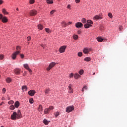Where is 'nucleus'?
<instances>
[{"label": "nucleus", "instance_id": "22", "mask_svg": "<svg viewBox=\"0 0 127 127\" xmlns=\"http://www.w3.org/2000/svg\"><path fill=\"white\" fill-rule=\"evenodd\" d=\"M22 90L23 92H24V91H27V86L26 85L22 86Z\"/></svg>", "mask_w": 127, "mask_h": 127}, {"label": "nucleus", "instance_id": "18", "mask_svg": "<svg viewBox=\"0 0 127 127\" xmlns=\"http://www.w3.org/2000/svg\"><path fill=\"white\" fill-rule=\"evenodd\" d=\"M19 101H16L14 103V107L16 108H18L19 107Z\"/></svg>", "mask_w": 127, "mask_h": 127}, {"label": "nucleus", "instance_id": "1", "mask_svg": "<svg viewBox=\"0 0 127 127\" xmlns=\"http://www.w3.org/2000/svg\"><path fill=\"white\" fill-rule=\"evenodd\" d=\"M21 118V112H20V110H18L17 112H14L13 113L12 115H11V120H19Z\"/></svg>", "mask_w": 127, "mask_h": 127}, {"label": "nucleus", "instance_id": "19", "mask_svg": "<svg viewBox=\"0 0 127 127\" xmlns=\"http://www.w3.org/2000/svg\"><path fill=\"white\" fill-rule=\"evenodd\" d=\"M2 12L3 13V14H4V15L8 14V12L6 11V9H5V8L2 9Z\"/></svg>", "mask_w": 127, "mask_h": 127}, {"label": "nucleus", "instance_id": "52", "mask_svg": "<svg viewBox=\"0 0 127 127\" xmlns=\"http://www.w3.org/2000/svg\"><path fill=\"white\" fill-rule=\"evenodd\" d=\"M41 46L43 48H44L46 46V45H44L43 44H41Z\"/></svg>", "mask_w": 127, "mask_h": 127}, {"label": "nucleus", "instance_id": "56", "mask_svg": "<svg viewBox=\"0 0 127 127\" xmlns=\"http://www.w3.org/2000/svg\"><path fill=\"white\" fill-rule=\"evenodd\" d=\"M3 104H4V102H2L0 104V106H2V105H3Z\"/></svg>", "mask_w": 127, "mask_h": 127}, {"label": "nucleus", "instance_id": "25", "mask_svg": "<svg viewBox=\"0 0 127 127\" xmlns=\"http://www.w3.org/2000/svg\"><path fill=\"white\" fill-rule=\"evenodd\" d=\"M38 29H40V30H42V29H43V26H42V25L40 24L38 25Z\"/></svg>", "mask_w": 127, "mask_h": 127}, {"label": "nucleus", "instance_id": "37", "mask_svg": "<svg viewBox=\"0 0 127 127\" xmlns=\"http://www.w3.org/2000/svg\"><path fill=\"white\" fill-rule=\"evenodd\" d=\"M87 89H88L87 86L85 85L84 86H83V87L82 89V92H84V90H87Z\"/></svg>", "mask_w": 127, "mask_h": 127}, {"label": "nucleus", "instance_id": "51", "mask_svg": "<svg viewBox=\"0 0 127 127\" xmlns=\"http://www.w3.org/2000/svg\"><path fill=\"white\" fill-rule=\"evenodd\" d=\"M20 57H21V58H22V59L24 58V55H23V54H21V55H20Z\"/></svg>", "mask_w": 127, "mask_h": 127}, {"label": "nucleus", "instance_id": "41", "mask_svg": "<svg viewBox=\"0 0 127 127\" xmlns=\"http://www.w3.org/2000/svg\"><path fill=\"white\" fill-rule=\"evenodd\" d=\"M29 103H30V104H33V98L30 99Z\"/></svg>", "mask_w": 127, "mask_h": 127}, {"label": "nucleus", "instance_id": "36", "mask_svg": "<svg viewBox=\"0 0 127 127\" xmlns=\"http://www.w3.org/2000/svg\"><path fill=\"white\" fill-rule=\"evenodd\" d=\"M78 73L80 75H83V74H84V70L83 69H81L79 71Z\"/></svg>", "mask_w": 127, "mask_h": 127}, {"label": "nucleus", "instance_id": "6", "mask_svg": "<svg viewBox=\"0 0 127 127\" xmlns=\"http://www.w3.org/2000/svg\"><path fill=\"white\" fill-rule=\"evenodd\" d=\"M67 47L66 46H63L61 47V48L59 49V51L60 53H64L65 52V50Z\"/></svg>", "mask_w": 127, "mask_h": 127}, {"label": "nucleus", "instance_id": "54", "mask_svg": "<svg viewBox=\"0 0 127 127\" xmlns=\"http://www.w3.org/2000/svg\"><path fill=\"white\" fill-rule=\"evenodd\" d=\"M80 1V0H75V2L76 3H78V2Z\"/></svg>", "mask_w": 127, "mask_h": 127}, {"label": "nucleus", "instance_id": "4", "mask_svg": "<svg viewBox=\"0 0 127 127\" xmlns=\"http://www.w3.org/2000/svg\"><path fill=\"white\" fill-rule=\"evenodd\" d=\"M29 13L30 16H35L37 14V11L35 9L31 10Z\"/></svg>", "mask_w": 127, "mask_h": 127}, {"label": "nucleus", "instance_id": "8", "mask_svg": "<svg viewBox=\"0 0 127 127\" xmlns=\"http://www.w3.org/2000/svg\"><path fill=\"white\" fill-rule=\"evenodd\" d=\"M23 66H24V68H25V69H26L27 70H28V71H29V72L30 73H31V72H32L31 69L29 68V66H28V64H24Z\"/></svg>", "mask_w": 127, "mask_h": 127}, {"label": "nucleus", "instance_id": "20", "mask_svg": "<svg viewBox=\"0 0 127 127\" xmlns=\"http://www.w3.org/2000/svg\"><path fill=\"white\" fill-rule=\"evenodd\" d=\"M38 110H39V112H42L43 111V107H42V105H40Z\"/></svg>", "mask_w": 127, "mask_h": 127}, {"label": "nucleus", "instance_id": "44", "mask_svg": "<svg viewBox=\"0 0 127 127\" xmlns=\"http://www.w3.org/2000/svg\"><path fill=\"white\" fill-rule=\"evenodd\" d=\"M31 39V37L28 36L27 37V41H30V40Z\"/></svg>", "mask_w": 127, "mask_h": 127}, {"label": "nucleus", "instance_id": "9", "mask_svg": "<svg viewBox=\"0 0 127 127\" xmlns=\"http://www.w3.org/2000/svg\"><path fill=\"white\" fill-rule=\"evenodd\" d=\"M75 27L77 28H81V27H83V24L81 22H77L75 24Z\"/></svg>", "mask_w": 127, "mask_h": 127}, {"label": "nucleus", "instance_id": "50", "mask_svg": "<svg viewBox=\"0 0 127 127\" xmlns=\"http://www.w3.org/2000/svg\"><path fill=\"white\" fill-rule=\"evenodd\" d=\"M3 17V16H2V14H0V19L1 20L2 19V18Z\"/></svg>", "mask_w": 127, "mask_h": 127}, {"label": "nucleus", "instance_id": "33", "mask_svg": "<svg viewBox=\"0 0 127 127\" xmlns=\"http://www.w3.org/2000/svg\"><path fill=\"white\" fill-rule=\"evenodd\" d=\"M35 2V0H29V3L30 4H33V3Z\"/></svg>", "mask_w": 127, "mask_h": 127}, {"label": "nucleus", "instance_id": "14", "mask_svg": "<svg viewBox=\"0 0 127 127\" xmlns=\"http://www.w3.org/2000/svg\"><path fill=\"white\" fill-rule=\"evenodd\" d=\"M1 20L3 23H5L7 22V21H8V19H7V17H6V16H3Z\"/></svg>", "mask_w": 127, "mask_h": 127}, {"label": "nucleus", "instance_id": "55", "mask_svg": "<svg viewBox=\"0 0 127 127\" xmlns=\"http://www.w3.org/2000/svg\"><path fill=\"white\" fill-rule=\"evenodd\" d=\"M81 31H77L78 34H81Z\"/></svg>", "mask_w": 127, "mask_h": 127}, {"label": "nucleus", "instance_id": "32", "mask_svg": "<svg viewBox=\"0 0 127 127\" xmlns=\"http://www.w3.org/2000/svg\"><path fill=\"white\" fill-rule=\"evenodd\" d=\"M47 3H53V0H47Z\"/></svg>", "mask_w": 127, "mask_h": 127}, {"label": "nucleus", "instance_id": "3", "mask_svg": "<svg viewBox=\"0 0 127 127\" xmlns=\"http://www.w3.org/2000/svg\"><path fill=\"white\" fill-rule=\"evenodd\" d=\"M74 109H75V108H74V106H69L66 108L65 112H66V113H70L72 111H74Z\"/></svg>", "mask_w": 127, "mask_h": 127}, {"label": "nucleus", "instance_id": "16", "mask_svg": "<svg viewBox=\"0 0 127 127\" xmlns=\"http://www.w3.org/2000/svg\"><path fill=\"white\" fill-rule=\"evenodd\" d=\"M84 27L85 28H89V27H92V24L86 23L84 24Z\"/></svg>", "mask_w": 127, "mask_h": 127}, {"label": "nucleus", "instance_id": "46", "mask_svg": "<svg viewBox=\"0 0 127 127\" xmlns=\"http://www.w3.org/2000/svg\"><path fill=\"white\" fill-rule=\"evenodd\" d=\"M73 76H74V73H71L69 74V78H72V77H73Z\"/></svg>", "mask_w": 127, "mask_h": 127}, {"label": "nucleus", "instance_id": "39", "mask_svg": "<svg viewBox=\"0 0 127 127\" xmlns=\"http://www.w3.org/2000/svg\"><path fill=\"white\" fill-rule=\"evenodd\" d=\"M14 103V101H12V100H11V101H9L8 102V104H9V105H12V104H13Z\"/></svg>", "mask_w": 127, "mask_h": 127}, {"label": "nucleus", "instance_id": "29", "mask_svg": "<svg viewBox=\"0 0 127 127\" xmlns=\"http://www.w3.org/2000/svg\"><path fill=\"white\" fill-rule=\"evenodd\" d=\"M72 37L75 40H77V39H78V38H79V37L77 35H73Z\"/></svg>", "mask_w": 127, "mask_h": 127}, {"label": "nucleus", "instance_id": "11", "mask_svg": "<svg viewBox=\"0 0 127 127\" xmlns=\"http://www.w3.org/2000/svg\"><path fill=\"white\" fill-rule=\"evenodd\" d=\"M20 69L19 68H15L14 70V72L15 73V74H16V75H19V74H20Z\"/></svg>", "mask_w": 127, "mask_h": 127}, {"label": "nucleus", "instance_id": "27", "mask_svg": "<svg viewBox=\"0 0 127 127\" xmlns=\"http://www.w3.org/2000/svg\"><path fill=\"white\" fill-rule=\"evenodd\" d=\"M62 25L63 27H66V26H67V24L66 23V22L63 21L62 23Z\"/></svg>", "mask_w": 127, "mask_h": 127}, {"label": "nucleus", "instance_id": "10", "mask_svg": "<svg viewBox=\"0 0 127 127\" xmlns=\"http://www.w3.org/2000/svg\"><path fill=\"white\" fill-rule=\"evenodd\" d=\"M35 90H31L28 91V94L29 95V96H33V95L35 94Z\"/></svg>", "mask_w": 127, "mask_h": 127}, {"label": "nucleus", "instance_id": "57", "mask_svg": "<svg viewBox=\"0 0 127 127\" xmlns=\"http://www.w3.org/2000/svg\"><path fill=\"white\" fill-rule=\"evenodd\" d=\"M67 24L68 25H70V24H72V22H69Z\"/></svg>", "mask_w": 127, "mask_h": 127}, {"label": "nucleus", "instance_id": "30", "mask_svg": "<svg viewBox=\"0 0 127 127\" xmlns=\"http://www.w3.org/2000/svg\"><path fill=\"white\" fill-rule=\"evenodd\" d=\"M87 23V24H93V21L91 20H88L87 21H86Z\"/></svg>", "mask_w": 127, "mask_h": 127}, {"label": "nucleus", "instance_id": "58", "mask_svg": "<svg viewBox=\"0 0 127 127\" xmlns=\"http://www.w3.org/2000/svg\"><path fill=\"white\" fill-rule=\"evenodd\" d=\"M16 10L18 11V8H16Z\"/></svg>", "mask_w": 127, "mask_h": 127}, {"label": "nucleus", "instance_id": "61", "mask_svg": "<svg viewBox=\"0 0 127 127\" xmlns=\"http://www.w3.org/2000/svg\"><path fill=\"white\" fill-rule=\"evenodd\" d=\"M23 76H25V74L23 73Z\"/></svg>", "mask_w": 127, "mask_h": 127}, {"label": "nucleus", "instance_id": "45", "mask_svg": "<svg viewBox=\"0 0 127 127\" xmlns=\"http://www.w3.org/2000/svg\"><path fill=\"white\" fill-rule=\"evenodd\" d=\"M3 55H0V60H2L3 59Z\"/></svg>", "mask_w": 127, "mask_h": 127}, {"label": "nucleus", "instance_id": "5", "mask_svg": "<svg viewBox=\"0 0 127 127\" xmlns=\"http://www.w3.org/2000/svg\"><path fill=\"white\" fill-rule=\"evenodd\" d=\"M19 54V51H16L14 53H13L11 55V58L13 60H15L16 59V56Z\"/></svg>", "mask_w": 127, "mask_h": 127}, {"label": "nucleus", "instance_id": "64", "mask_svg": "<svg viewBox=\"0 0 127 127\" xmlns=\"http://www.w3.org/2000/svg\"><path fill=\"white\" fill-rule=\"evenodd\" d=\"M25 74L26 73V72L25 71Z\"/></svg>", "mask_w": 127, "mask_h": 127}, {"label": "nucleus", "instance_id": "38", "mask_svg": "<svg viewBox=\"0 0 127 127\" xmlns=\"http://www.w3.org/2000/svg\"><path fill=\"white\" fill-rule=\"evenodd\" d=\"M77 55H78V56H79V57H81V56H83V53L81 52H78Z\"/></svg>", "mask_w": 127, "mask_h": 127}, {"label": "nucleus", "instance_id": "40", "mask_svg": "<svg viewBox=\"0 0 127 127\" xmlns=\"http://www.w3.org/2000/svg\"><path fill=\"white\" fill-rule=\"evenodd\" d=\"M46 32H47V33H50V30L48 28H45Z\"/></svg>", "mask_w": 127, "mask_h": 127}, {"label": "nucleus", "instance_id": "48", "mask_svg": "<svg viewBox=\"0 0 127 127\" xmlns=\"http://www.w3.org/2000/svg\"><path fill=\"white\" fill-rule=\"evenodd\" d=\"M67 8H68V9H71V5L70 4L67 5Z\"/></svg>", "mask_w": 127, "mask_h": 127}, {"label": "nucleus", "instance_id": "42", "mask_svg": "<svg viewBox=\"0 0 127 127\" xmlns=\"http://www.w3.org/2000/svg\"><path fill=\"white\" fill-rule=\"evenodd\" d=\"M108 16L110 17V18H113V15L112 14V13H108Z\"/></svg>", "mask_w": 127, "mask_h": 127}, {"label": "nucleus", "instance_id": "35", "mask_svg": "<svg viewBox=\"0 0 127 127\" xmlns=\"http://www.w3.org/2000/svg\"><path fill=\"white\" fill-rule=\"evenodd\" d=\"M56 118H57V117H58V116H59V115H60V113L57 112L54 114Z\"/></svg>", "mask_w": 127, "mask_h": 127}, {"label": "nucleus", "instance_id": "2", "mask_svg": "<svg viewBox=\"0 0 127 127\" xmlns=\"http://www.w3.org/2000/svg\"><path fill=\"white\" fill-rule=\"evenodd\" d=\"M54 109V107L50 106L48 108H46L44 110V114L47 115V114H49L50 112H51Z\"/></svg>", "mask_w": 127, "mask_h": 127}, {"label": "nucleus", "instance_id": "31", "mask_svg": "<svg viewBox=\"0 0 127 127\" xmlns=\"http://www.w3.org/2000/svg\"><path fill=\"white\" fill-rule=\"evenodd\" d=\"M16 49L17 50L16 51L19 52V54L20 53V49H21L20 47L19 46H17Z\"/></svg>", "mask_w": 127, "mask_h": 127}, {"label": "nucleus", "instance_id": "26", "mask_svg": "<svg viewBox=\"0 0 127 127\" xmlns=\"http://www.w3.org/2000/svg\"><path fill=\"white\" fill-rule=\"evenodd\" d=\"M6 81L7 83H10L11 82V78L10 77H7L6 79Z\"/></svg>", "mask_w": 127, "mask_h": 127}, {"label": "nucleus", "instance_id": "17", "mask_svg": "<svg viewBox=\"0 0 127 127\" xmlns=\"http://www.w3.org/2000/svg\"><path fill=\"white\" fill-rule=\"evenodd\" d=\"M74 77L75 79H79V78H80V77H81V75L78 73H75L74 75Z\"/></svg>", "mask_w": 127, "mask_h": 127}, {"label": "nucleus", "instance_id": "47", "mask_svg": "<svg viewBox=\"0 0 127 127\" xmlns=\"http://www.w3.org/2000/svg\"><path fill=\"white\" fill-rule=\"evenodd\" d=\"M5 92H6V90L5 89V88H3L2 89V93H3V94H4L5 93Z\"/></svg>", "mask_w": 127, "mask_h": 127}, {"label": "nucleus", "instance_id": "59", "mask_svg": "<svg viewBox=\"0 0 127 127\" xmlns=\"http://www.w3.org/2000/svg\"><path fill=\"white\" fill-rule=\"evenodd\" d=\"M120 30H122V29L121 28H119Z\"/></svg>", "mask_w": 127, "mask_h": 127}, {"label": "nucleus", "instance_id": "15", "mask_svg": "<svg viewBox=\"0 0 127 127\" xmlns=\"http://www.w3.org/2000/svg\"><path fill=\"white\" fill-rule=\"evenodd\" d=\"M102 18H103V17L99 16V15H95L94 18H93V19L94 20H97L98 19H102Z\"/></svg>", "mask_w": 127, "mask_h": 127}, {"label": "nucleus", "instance_id": "63", "mask_svg": "<svg viewBox=\"0 0 127 127\" xmlns=\"http://www.w3.org/2000/svg\"><path fill=\"white\" fill-rule=\"evenodd\" d=\"M28 44H29V42H28Z\"/></svg>", "mask_w": 127, "mask_h": 127}, {"label": "nucleus", "instance_id": "53", "mask_svg": "<svg viewBox=\"0 0 127 127\" xmlns=\"http://www.w3.org/2000/svg\"><path fill=\"white\" fill-rule=\"evenodd\" d=\"M3 3V1L2 0H0V4H2Z\"/></svg>", "mask_w": 127, "mask_h": 127}, {"label": "nucleus", "instance_id": "12", "mask_svg": "<svg viewBox=\"0 0 127 127\" xmlns=\"http://www.w3.org/2000/svg\"><path fill=\"white\" fill-rule=\"evenodd\" d=\"M91 51V49L90 48H85L83 50V53H84L85 54H88L89 52Z\"/></svg>", "mask_w": 127, "mask_h": 127}, {"label": "nucleus", "instance_id": "13", "mask_svg": "<svg viewBox=\"0 0 127 127\" xmlns=\"http://www.w3.org/2000/svg\"><path fill=\"white\" fill-rule=\"evenodd\" d=\"M72 84H70L68 85V93H73V88H72Z\"/></svg>", "mask_w": 127, "mask_h": 127}, {"label": "nucleus", "instance_id": "34", "mask_svg": "<svg viewBox=\"0 0 127 127\" xmlns=\"http://www.w3.org/2000/svg\"><path fill=\"white\" fill-rule=\"evenodd\" d=\"M9 109H10V110L13 111V110H14V109H15L14 106H13V105L10 106Z\"/></svg>", "mask_w": 127, "mask_h": 127}, {"label": "nucleus", "instance_id": "7", "mask_svg": "<svg viewBox=\"0 0 127 127\" xmlns=\"http://www.w3.org/2000/svg\"><path fill=\"white\" fill-rule=\"evenodd\" d=\"M55 65H56V64L55 63H51L49 66L47 68V71H49L50 70V69L52 68H53V66H55Z\"/></svg>", "mask_w": 127, "mask_h": 127}, {"label": "nucleus", "instance_id": "21", "mask_svg": "<svg viewBox=\"0 0 127 127\" xmlns=\"http://www.w3.org/2000/svg\"><path fill=\"white\" fill-rule=\"evenodd\" d=\"M97 40L98 41V42H102L104 40L103 38L101 37H98L97 38Z\"/></svg>", "mask_w": 127, "mask_h": 127}, {"label": "nucleus", "instance_id": "28", "mask_svg": "<svg viewBox=\"0 0 127 127\" xmlns=\"http://www.w3.org/2000/svg\"><path fill=\"white\" fill-rule=\"evenodd\" d=\"M49 92H50V89L47 88L45 91V95H47V94H48V93H49Z\"/></svg>", "mask_w": 127, "mask_h": 127}, {"label": "nucleus", "instance_id": "49", "mask_svg": "<svg viewBox=\"0 0 127 127\" xmlns=\"http://www.w3.org/2000/svg\"><path fill=\"white\" fill-rule=\"evenodd\" d=\"M54 12H55V10H52L51 11L50 13H51V14H53V13H54Z\"/></svg>", "mask_w": 127, "mask_h": 127}, {"label": "nucleus", "instance_id": "24", "mask_svg": "<svg viewBox=\"0 0 127 127\" xmlns=\"http://www.w3.org/2000/svg\"><path fill=\"white\" fill-rule=\"evenodd\" d=\"M84 61H86V62H89V61H91V58L90 57H86L84 59Z\"/></svg>", "mask_w": 127, "mask_h": 127}, {"label": "nucleus", "instance_id": "43", "mask_svg": "<svg viewBox=\"0 0 127 127\" xmlns=\"http://www.w3.org/2000/svg\"><path fill=\"white\" fill-rule=\"evenodd\" d=\"M81 22H82V23H86V19L82 18L81 20Z\"/></svg>", "mask_w": 127, "mask_h": 127}, {"label": "nucleus", "instance_id": "23", "mask_svg": "<svg viewBox=\"0 0 127 127\" xmlns=\"http://www.w3.org/2000/svg\"><path fill=\"white\" fill-rule=\"evenodd\" d=\"M49 123H50V121H47V120L46 119H44V121H43V123L44 124V125H48V124H49Z\"/></svg>", "mask_w": 127, "mask_h": 127}, {"label": "nucleus", "instance_id": "60", "mask_svg": "<svg viewBox=\"0 0 127 127\" xmlns=\"http://www.w3.org/2000/svg\"><path fill=\"white\" fill-rule=\"evenodd\" d=\"M95 72H93V75H95Z\"/></svg>", "mask_w": 127, "mask_h": 127}, {"label": "nucleus", "instance_id": "62", "mask_svg": "<svg viewBox=\"0 0 127 127\" xmlns=\"http://www.w3.org/2000/svg\"><path fill=\"white\" fill-rule=\"evenodd\" d=\"M3 99H4V98H2V100H3Z\"/></svg>", "mask_w": 127, "mask_h": 127}]
</instances>
